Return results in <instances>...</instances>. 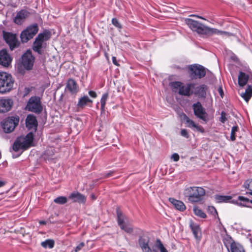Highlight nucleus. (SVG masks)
Listing matches in <instances>:
<instances>
[{
	"label": "nucleus",
	"mask_w": 252,
	"mask_h": 252,
	"mask_svg": "<svg viewBox=\"0 0 252 252\" xmlns=\"http://www.w3.org/2000/svg\"><path fill=\"white\" fill-rule=\"evenodd\" d=\"M185 23L192 31L196 32L199 34L208 36H211L213 34L220 35L222 36H229L230 35L228 32L220 31L215 28L208 27L198 21L192 19H186Z\"/></svg>",
	"instance_id": "obj_1"
},
{
	"label": "nucleus",
	"mask_w": 252,
	"mask_h": 252,
	"mask_svg": "<svg viewBox=\"0 0 252 252\" xmlns=\"http://www.w3.org/2000/svg\"><path fill=\"white\" fill-rule=\"evenodd\" d=\"M205 194V189L199 187H188L184 191V196L191 203H196L201 201Z\"/></svg>",
	"instance_id": "obj_2"
},
{
	"label": "nucleus",
	"mask_w": 252,
	"mask_h": 252,
	"mask_svg": "<svg viewBox=\"0 0 252 252\" xmlns=\"http://www.w3.org/2000/svg\"><path fill=\"white\" fill-rule=\"evenodd\" d=\"M34 139V136L32 132L28 133L25 137H19L14 141L12 149L15 152L28 149L32 146V143Z\"/></svg>",
	"instance_id": "obj_3"
},
{
	"label": "nucleus",
	"mask_w": 252,
	"mask_h": 252,
	"mask_svg": "<svg viewBox=\"0 0 252 252\" xmlns=\"http://www.w3.org/2000/svg\"><path fill=\"white\" fill-rule=\"evenodd\" d=\"M14 81L10 74L0 72V93L4 94L11 91L13 89Z\"/></svg>",
	"instance_id": "obj_4"
},
{
	"label": "nucleus",
	"mask_w": 252,
	"mask_h": 252,
	"mask_svg": "<svg viewBox=\"0 0 252 252\" xmlns=\"http://www.w3.org/2000/svg\"><path fill=\"white\" fill-rule=\"evenodd\" d=\"M50 38V33L47 31L39 33L33 43V50L38 54L42 55L43 53L42 49L45 48L46 46V43L44 42L48 40Z\"/></svg>",
	"instance_id": "obj_5"
},
{
	"label": "nucleus",
	"mask_w": 252,
	"mask_h": 252,
	"mask_svg": "<svg viewBox=\"0 0 252 252\" xmlns=\"http://www.w3.org/2000/svg\"><path fill=\"white\" fill-rule=\"evenodd\" d=\"M194 84L189 83L186 85L179 81L171 82L169 83V86L172 90L176 92L178 90L179 94L184 96H189L190 94L191 88L194 87Z\"/></svg>",
	"instance_id": "obj_6"
},
{
	"label": "nucleus",
	"mask_w": 252,
	"mask_h": 252,
	"mask_svg": "<svg viewBox=\"0 0 252 252\" xmlns=\"http://www.w3.org/2000/svg\"><path fill=\"white\" fill-rule=\"evenodd\" d=\"M38 27L35 23L28 26L25 30L22 32L20 34L21 41L23 43L27 42L31 39L37 33Z\"/></svg>",
	"instance_id": "obj_7"
},
{
	"label": "nucleus",
	"mask_w": 252,
	"mask_h": 252,
	"mask_svg": "<svg viewBox=\"0 0 252 252\" xmlns=\"http://www.w3.org/2000/svg\"><path fill=\"white\" fill-rule=\"evenodd\" d=\"M19 118L18 116L8 117L3 120L1 126L5 133H10L14 130L16 126L18 125Z\"/></svg>",
	"instance_id": "obj_8"
},
{
	"label": "nucleus",
	"mask_w": 252,
	"mask_h": 252,
	"mask_svg": "<svg viewBox=\"0 0 252 252\" xmlns=\"http://www.w3.org/2000/svg\"><path fill=\"white\" fill-rule=\"evenodd\" d=\"M29 111L39 114L42 111L40 98L37 96L31 97L27 104Z\"/></svg>",
	"instance_id": "obj_9"
},
{
	"label": "nucleus",
	"mask_w": 252,
	"mask_h": 252,
	"mask_svg": "<svg viewBox=\"0 0 252 252\" xmlns=\"http://www.w3.org/2000/svg\"><path fill=\"white\" fill-rule=\"evenodd\" d=\"M138 244L143 252H158L155 248V245H152L149 237L147 236H140Z\"/></svg>",
	"instance_id": "obj_10"
},
{
	"label": "nucleus",
	"mask_w": 252,
	"mask_h": 252,
	"mask_svg": "<svg viewBox=\"0 0 252 252\" xmlns=\"http://www.w3.org/2000/svg\"><path fill=\"white\" fill-rule=\"evenodd\" d=\"M189 76L192 79H200L206 75L203 66L201 65H194L189 66Z\"/></svg>",
	"instance_id": "obj_11"
},
{
	"label": "nucleus",
	"mask_w": 252,
	"mask_h": 252,
	"mask_svg": "<svg viewBox=\"0 0 252 252\" xmlns=\"http://www.w3.org/2000/svg\"><path fill=\"white\" fill-rule=\"evenodd\" d=\"M3 37L11 50L18 47L19 42L16 34L3 31Z\"/></svg>",
	"instance_id": "obj_12"
},
{
	"label": "nucleus",
	"mask_w": 252,
	"mask_h": 252,
	"mask_svg": "<svg viewBox=\"0 0 252 252\" xmlns=\"http://www.w3.org/2000/svg\"><path fill=\"white\" fill-rule=\"evenodd\" d=\"M192 107L194 114L197 118L206 123L208 122V114L200 102L194 103Z\"/></svg>",
	"instance_id": "obj_13"
},
{
	"label": "nucleus",
	"mask_w": 252,
	"mask_h": 252,
	"mask_svg": "<svg viewBox=\"0 0 252 252\" xmlns=\"http://www.w3.org/2000/svg\"><path fill=\"white\" fill-rule=\"evenodd\" d=\"M34 58L31 51H27L22 56L21 63L25 68L29 70L33 66Z\"/></svg>",
	"instance_id": "obj_14"
},
{
	"label": "nucleus",
	"mask_w": 252,
	"mask_h": 252,
	"mask_svg": "<svg viewBox=\"0 0 252 252\" xmlns=\"http://www.w3.org/2000/svg\"><path fill=\"white\" fill-rule=\"evenodd\" d=\"M13 105V101L10 98L0 99V113H5L10 111Z\"/></svg>",
	"instance_id": "obj_15"
},
{
	"label": "nucleus",
	"mask_w": 252,
	"mask_h": 252,
	"mask_svg": "<svg viewBox=\"0 0 252 252\" xmlns=\"http://www.w3.org/2000/svg\"><path fill=\"white\" fill-rule=\"evenodd\" d=\"M183 119L186 125V126L190 128H195L196 130L201 133L204 132V129L203 127L196 124L193 120H191L185 114H183Z\"/></svg>",
	"instance_id": "obj_16"
},
{
	"label": "nucleus",
	"mask_w": 252,
	"mask_h": 252,
	"mask_svg": "<svg viewBox=\"0 0 252 252\" xmlns=\"http://www.w3.org/2000/svg\"><path fill=\"white\" fill-rule=\"evenodd\" d=\"M11 61L12 58L6 49H2L0 51V64L8 66Z\"/></svg>",
	"instance_id": "obj_17"
},
{
	"label": "nucleus",
	"mask_w": 252,
	"mask_h": 252,
	"mask_svg": "<svg viewBox=\"0 0 252 252\" xmlns=\"http://www.w3.org/2000/svg\"><path fill=\"white\" fill-rule=\"evenodd\" d=\"M189 227L190 228L195 239L199 242L202 237L201 230L199 225L191 220L189 222Z\"/></svg>",
	"instance_id": "obj_18"
},
{
	"label": "nucleus",
	"mask_w": 252,
	"mask_h": 252,
	"mask_svg": "<svg viewBox=\"0 0 252 252\" xmlns=\"http://www.w3.org/2000/svg\"><path fill=\"white\" fill-rule=\"evenodd\" d=\"M231 203L242 207H249V199L243 196H239L237 199H233Z\"/></svg>",
	"instance_id": "obj_19"
},
{
	"label": "nucleus",
	"mask_w": 252,
	"mask_h": 252,
	"mask_svg": "<svg viewBox=\"0 0 252 252\" xmlns=\"http://www.w3.org/2000/svg\"><path fill=\"white\" fill-rule=\"evenodd\" d=\"M68 198L71 199L73 202L84 204L86 201V196L78 192L71 193L69 195Z\"/></svg>",
	"instance_id": "obj_20"
},
{
	"label": "nucleus",
	"mask_w": 252,
	"mask_h": 252,
	"mask_svg": "<svg viewBox=\"0 0 252 252\" xmlns=\"http://www.w3.org/2000/svg\"><path fill=\"white\" fill-rule=\"evenodd\" d=\"M65 89L71 94H74L78 92V85L76 82L72 78L68 79Z\"/></svg>",
	"instance_id": "obj_21"
},
{
	"label": "nucleus",
	"mask_w": 252,
	"mask_h": 252,
	"mask_svg": "<svg viewBox=\"0 0 252 252\" xmlns=\"http://www.w3.org/2000/svg\"><path fill=\"white\" fill-rule=\"evenodd\" d=\"M224 232L226 233V230L225 228ZM222 241L224 244V245L227 248V251L229 250V248H232L233 246H234V245L237 243L235 242L232 239V238L226 233H225V234L223 236Z\"/></svg>",
	"instance_id": "obj_22"
},
{
	"label": "nucleus",
	"mask_w": 252,
	"mask_h": 252,
	"mask_svg": "<svg viewBox=\"0 0 252 252\" xmlns=\"http://www.w3.org/2000/svg\"><path fill=\"white\" fill-rule=\"evenodd\" d=\"M207 87L205 85H201L194 88V94L198 97L205 98L206 96Z\"/></svg>",
	"instance_id": "obj_23"
},
{
	"label": "nucleus",
	"mask_w": 252,
	"mask_h": 252,
	"mask_svg": "<svg viewBox=\"0 0 252 252\" xmlns=\"http://www.w3.org/2000/svg\"><path fill=\"white\" fill-rule=\"evenodd\" d=\"M26 126L29 128L32 129L36 127L37 126V122L35 116L29 115L26 119Z\"/></svg>",
	"instance_id": "obj_24"
},
{
	"label": "nucleus",
	"mask_w": 252,
	"mask_h": 252,
	"mask_svg": "<svg viewBox=\"0 0 252 252\" xmlns=\"http://www.w3.org/2000/svg\"><path fill=\"white\" fill-rule=\"evenodd\" d=\"M28 12L25 10H21L18 12L15 16L14 21L16 24H21L28 15Z\"/></svg>",
	"instance_id": "obj_25"
},
{
	"label": "nucleus",
	"mask_w": 252,
	"mask_h": 252,
	"mask_svg": "<svg viewBox=\"0 0 252 252\" xmlns=\"http://www.w3.org/2000/svg\"><path fill=\"white\" fill-rule=\"evenodd\" d=\"M169 201L173 205L176 209L180 211H183L186 208L185 204L180 200H176L174 198H169Z\"/></svg>",
	"instance_id": "obj_26"
},
{
	"label": "nucleus",
	"mask_w": 252,
	"mask_h": 252,
	"mask_svg": "<svg viewBox=\"0 0 252 252\" xmlns=\"http://www.w3.org/2000/svg\"><path fill=\"white\" fill-rule=\"evenodd\" d=\"M215 199L217 203H230L233 200L232 197L230 195H215Z\"/></svg>",
	"instance_id": "obj_27"
},
{
	"label": "nucleus",
	"mask_w": 252,
	"mask_h": 252,
	"mask_svg": "<svg viewBox=\"0 0 252 252\" xmlns=\"http://www.w3.org/2000/svg\"><path fill=\"white\" fill-rule=\"evenodd\" d=\"M249 76L245 73L240 71L238 75V84L240 87H243L246 85Z\"/></svg>",
	"instance_id": "obj_28"
},
{
	"label": "nucleus",
	"mask_w": 252,
	"mask_h": 252,
	"mask_svg": "<svg viewBox=\"0 0 252 252\" xmlns=\"http://www.w3.org/2000/svg\"><path fill=\"white\" fill-rule=\"evenodd\" d=\"M241 96L246 102H248L252 96V86L248 85L244 93H242Z\"/></svg>",
	"instance_id": "obj_29"
},
{
	"label": "nucleus",
	"mask_w": 252,
	"mask_h": 252,
	"mask_svg": "<svg viewBox=\"0 0 252 252\" xmlns=\"http://www.w3.org/2000/svg\"><path fill=\"white\" fill-rule=\"evenodd\" d=\"M93 101L87 95H85L80 98L77 103V106L79 108L84 107L87 103H92Z\"/></svg>",
	"instance_id": "obj_30"
},
{
	"label": "nucleus",
	"mask_w": 252,
	"mask_h": 252,
	"mask_svg": "<svg viewBox=\"0 0 252 252\" xmlns=\"http://www.w3.org/2000/svg\"><path fill=\"white\" fill-rule=\"evenodd\" d=\"M116 213L117 216V221L120 227L124 225L125 220L126 219V217L123 215L122 212L119 210L118 208L116 209Z\"/></svg>",
	"instance_id": "obj_31"
},
{
	"label": "nucleus",
	"mask_w": 252,
	"mask_h": 252,
	"mask_svg": "<svg viewBox=\"0 0 252 252\" xmlns=\"http://www.w3.org/2000/svg\"><path fill=\"white\" fill-rule=\"evenodd\" d=\"M109 94L108 93H105L103 94L102 95V97L100 99V104H101V113H104L105 112V105L106 103V101L108 98Z\"/></svg>",
	"instance_id": "obj_32"
},
{
	"label": "nucleus",
	"mask_w": 252,
	"mask_h": 252,
	"mask_svg": "<svg viewBox=\"0 0 252 252\" xmlns=\"http://www.w3.org/2000/svg\"><path fill=\"white\" fill-rule=\"evenodd\" d=\"M243 186L249 190L247 193L252 195V179L247 180Z\"/></svg>",
	"instance_id": "obj_33"
},
{
	"label": "nucleus",
	"mask_w": 252,
	"mask_h": 252,
	"mask_svg": "<svg viewBox=\"0 0 252 252\" xmlns=\"http://www.w3.org/2000/svg\"><path fill=\"white\" fill-rule=\"evenodd\" d=\"M54 149L53 148H49L47 149L44 154V158L45 160H50L53 158V156L54 155Z\"/></svg>",
	"instance_id": "obj_34"
},
{
	"label": "nucleus",
	"mask_w": 252,
	"mask_h": 252,
	"mask_svg": "<svg viewBox=\"0 0 252 252\" xmlns=\"http://www.w3.org/2000/svg\"><path fill=\"white\" fill-rule=\"evenodd\" d=\"M228 252H245L243 247L239 243L233 246L232 248H229Z\"/></svg>",
	"instance_id": "obj_35"
},
{
	"label": "nucleus",
	"mask_w": 252,
	"mask_h": 252,
	"mask_svg": "<svg viewBox=\"0 0 252 252\" xmlns=\"http://www.w3.org/2000/svg\"><path fill=\"white\" fill-rule=\"evenodd\" d=\"M193 212L196 216L201 218L205 219L207 217L205 213L197 207L193 208Z\"/></svg>",
	"instance_id": "obj_36"
},
{
	"label": "nucleus",
	"mask_w": 252,
	"mask_h": 252,
	"mask_svg": "<svg viewBox=\"0 0 252 252\" xmlns=\"http://www.w3.org/2000/svg\"><path fill=\"white\" fill-rule=\"evenodd\" d=\"M155 248L160 250V252H168L166 249L164 247L162 242L159 239L156 240V243L155 244Z\"/></svg>",
	"instance_id": "obj_37"
},
{
	"label": "nucleus",
	"mask_w": 252,
	"mask_h": 252,
	"mask_svg": "<svg viewBox=\"0 0 252 252\" xmlns=\"http://www.w3.org/2000/svg\"><path fill=\"white\" fill-rule=\"evenodd\" d=\"M54 202L59 204H64L67 202V198L65 196H59L54 200Z\"/></svg>",
	"instance_id": "obj_38"
},
{
	"label": "nucleus",
	"mask_w": 252,
	"mask_h": 252,
	"mask_svg": "<svg viewBox=\"0 0 252 252\" xmlns=\"http://www.w3.org/2000/svg\"><path fill=\"white\" fill-rule=\"evenodd\" d=\"M207 211L209 213L211 214L213 217H217L218 220H220V219L219 217L218 212L216 208L213 206H208Z\"/></svg>",
	"instance_id": "obj_39"
},
{
	"label": "nucleus",
	"mask_w": 252,
	"mask_h": 252,
	"mask_svg": "<svg viewBox=\"0 0 252 252\" xmlns=\"http://www.w3.org/2000/svg\"><path fill=\"white\" fill-rule=\"evenodd\" d=\"M41 245L44 247L49 248H53L54 246V241L52 240H46L45 241L42 243Z\"/></svg>",
	"instance_id": "obj_40"
},
{
	"label": "nucleus",
	"mask_w": 252,
	"mask_h": 252,
	"mask_svg": "<svg viewBox=\"0 0 252 252\" xmlns=\"http://www.w3.org/2000/svg\"><path fill=\"white\" fill-rule=\"evenodd\" d=\"M238 129L239 128L237 126H234L232 127L230 135V139L232 141L235 140V132L238 131Z\"/></svg>",
	"instance_id": "obj_41"
},
{
	"label": "nucleus",
	"mask_w": 252,
	"mask_h": 252,
	"mask_svg": "<svg viewBox=\"0 0 252 252\" xmlns=\"http://www.w3.org/2000/svg\"><path fill=\"white\" fill-rule=\"evenodd\" d=\"M112 24L115 26L116 28L122 29V26L118 21V20L116 18H114L112 19Z\"/></svg>",
	"instance_id": "obj_42"
},
{
	"label": "nucleus",
	"mask_w": 252,
	"mask_h": 252,
	"mask_svg": "<svg viewBox=\"0 0 252 252\" xmlns=\"http://www.w3.org/2000/svg\"><path fill=\"white\" fill-rule=\"evenodd\" d=\"M120 228L121 229L124 230L125 232L128 233H131L133 232V229L131 227L125 224L121 226Z\"/></svg>",
	"instance_id": "obj_43"
},
{
	"label": "nucleus",
	"mask_w": 252,
	"mask_h": 252,
	"mask_svg": "<svg viewBox=\"0 0 252 252\" xmlns=\"http://www.w3.org/2000/svg\"><path fill=\"white\" fill-rule=\"evenodd\" d=\"M226 114L225 112L222 111L220 114V121L223 124H224L227 121Z\"/></svg>",
	"instance_id": "obj_44"
},
{
	"label": "nucleus",
	"mask_w": 252,
	"mask_h": 252,
	"mask_svg": "<svg viewBox=\"0 0 252 252\" xmlns=\"http://www.w3.org/2000/svg\"><path fill=\"white\" fill-rule=\"evenodd\" d=\"M181 135L186 137V138H188L189 137V134L188 133V132L187 129H183L181 131Z\"/></svg>",
	"instance_id": "obj_45"
},
{
	"label": "nucleus",
	"mask_w": 252,
	"mask_h": 252,
	"mask_svg": "<svg viewBox=\"0 0 252 252\" xmlns=\"http://www.w3.org/2000/svg\"><path fill=\"white\" fill-rule=\"evenodd\" d=\"M84 246H85V243L84 242L80 243L77 246H76V247L75 248V249L74 250V252H78Z\"/></svg>",
	"instance_id": "obj_46"
},
{
	"label": "nucleus",
	"mask_w": 252,
	"mask_h": 252,
	"mask_svg": "<svg viewBox=\"0 0 252 252\" xmlns=\"http://www.w3.org/2000/svg\"><path fill=\"white\" fill-rule=\"evenodd\" d=\"M179 156L177 153H174L171 156V159H172L174 161H178L179 160Z\"/></svg>",
	"instance_id": "obj_47"
},
{
	"label": "nucleus",
	"mask_w": 252,
	"mask_h": 252,
	"mask_svg": "<svg viewBox=\"0 0 252 252\" xmlns=\"http://www.w3.org/2000/svg\"><path fill=\"white\" fill-rule=\"evenodd\" d=\"M89 94L93 98H96L97 97L96 93L94 91H90L89 92Z\"/></svg>",
	"instance_id": "obj_48"
},
{
	"label": "nucleus",
	"mask_w": 252,
	"mask_h": 252,
	"mask_svg": "<svg viewBox=\"0 0 252 252\" xmlns=\"http://www.w3.org/2000/svg\"><path fill=\"white\" fill-rule=\"evenodd\" d=\"M31 91V89H30V88H28V87L25 88L24 91V96H25L27 95H28Z\"/></svg>",
	"instance_id": "obj_49"
},
{
	"label": "nucleus",
	"mask_w": 252,
	"mask_h": 252,
	"mask_svg": "<svg viewBox=\"0 0 252 252\" xmlns=\"http://www.w3.org/2000/svg\"><path fill=\"white\" fill-rule=\"evenodd\" d=\"M113 174V172L110 171L108 173H106L104 174L103 177L104 178H108V177H110L111 176H112Z\"/></svg>",
	"instance_id": "obj_50"
},
{
	"label": "nucleus",
	"mask_w": 252,
	"mask_h": 252,
	"mask_svg": "<svg viewBox=\"0 0 252 252\" xmlns=\"http://www.w3.org/2000/svg\"><path fill=\"white\" fill-rule=\"evenodd\" d=\"M112 62L115 65H116L117 66L120 65L118 63V62L117 61V59L115 57H112Z\"/></svg>",
	"instance_id": "obj_51"
},
{
	"label": "nucleus",
	"mask_w": 252,
	"mask_h": 252,
	"mask_svg": "<svg viewBox=\"0 0 252 252\" xmlns=\"http://www.w3.org/2000/svg\"><path fill=\"white\" fill-rule=\"evenodd\" d=\"M5 182L0 180V188L4 186L5 185Z\"/></svg>",
	"instance_id": "obj_52"
},
{
	"label": "nucleus",
	"mask_w": 252,
	"mask_h": 252,
	"mask_svg": "<svg viewBox=\"0 0 252 252\" xmlns=\"http://www.w3.org/2000/svg\"><path fill=\"white\" fill-rule=\"evenodd\" d=\"M219 92L221 96H222V94H223V91L221 88L220 87L218 89Z\"/></svg>",
	"instance_id": "obj_53"
},
{
	"label": "nucleus",
	"mask_w": 252,
	"mask_h": 252,
	"mask_svg": "<svg viewBox=\"0 0 252 252\" xmlns=\"http://www.w3.org/2000/svg\"><path fill=\"white\" fill-rule=\"evenodd\" d=\"M190 16H193V17H196L199 19H205L203 17H201V16H198V15H191Z\"/></svg>",
	"instance_id": "obj_54"
},
{
	"label": "nucleus",
	"mask_w": 252,
	"mask_h": 252,
	"mask_svg": "<svg viewBox=\"0 0 252 252\" xmlns=\"http://www.w3.org/2000/svg\"><path fill=\"white\" fill-rule=\"evenodd\" d=\"M91 198L93 199V200H95L96 199V196H95V195L93 193L91 194Z\"/></svg>",
	"instance_id": "obj_55"
},
{
	"label": "nucleus",
	"mask_w": 252,
	"mask_h": 252,
	"mask_svg": "<svg viewBox=\"0 0 252 252\" xmlns=\"http://www.w3.org/2000/svg\"><path fill=\"white\" fill-rule=\"evenodd\" d=\"M39 223L40 224H46V221H44V220H41L39 221Z\"/></svg>",
	"instance_id": "obj_56"
},
{
	"label": "nucleus",
	"mask_w": 252,
	"mask_h": 252,
	"mask_svg": "<svg viewBox=\"0 0 252 252\" xmlns=\"http://www.w3.org/2000/svg\"><path fill=\"white\" fill-rule=\"evenodd\" d=\"M22 152L23 151L21 152L20 153V154H19L17 156H14V155H13V158H17V157H19L22 154Z\"/></svg>",
	"instance_id": "obj_57"
},
{
	"label": "nucleus",
	"mask_w": 252,
	"mask_h": 252,
	"mask_svg": "<svg viewBox=\"0 0 252 252\" xmlns=\"http://www.w3.org/2000/svg\"><path fill=\"white\" fill-rule=\"evenodd\" d=\"M177 68L179 69H182V68H181V67H180L179 66L177 67Z\"/></svg>",
	"instance_id": "obj_58"
},
{
	"label": "nucleus",
	"mask_w": 252,
	"mask_h": 252,
	"mask_svg": "<svg viewBox=\"0 0 252 252\" xmlns=\"http://www.w3.org/2000/svg\"><path fill=\"white\" fill-rule=\"evenodd\" d=\"M249 203H251L252 204V200L249 199Z\"/></svg>",
	"instance_id": "obj_59"
},
{
	"label": "nucleus",
	"mask_w": 252,
	"mask_h": 252,
	"mask_svg": "<svg viewBox=\"0 0 252 252\" xmlns=\"http://www.w3.org/2000/svg\"><path fill=\"white\" fill-rule=\"evenodd\" d=\"M237 59V57H234V58L233 59V60H234V61H235V59Z\"/></svg>",
	"instance_id": "obj_60"
},
{
	"label": "nucleus",
	"mask_w": 252,
	"mask_h": 252,
	"mask_svg": "<svg viewBox=\"0 0 252 252\" xmlns=\"http://www.w3.org/2000/svg\"><path fill=\"white\" fill-rule=\"evenodd\" d=\"M98 104H99V102H97V105H96V107H97Z\"/></svg>",
	"instance_id": "obj_61"
},
{
	"label": "nucleus",
	"mask_w": 252,
	"mask_h": 252,
	"mask_svg": "<svg viewBox=\"0 0 252 252\" xmlns=\"http://www.w3.org/2000/svg\"><path fill=\"white\" fill-rule=\"evenodd\" d=\"M250 80H252V78H251L250 79Z\"/></svg>",
	"instance_id": "obj_62"
}]
</instances>
